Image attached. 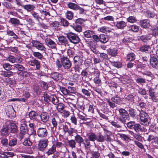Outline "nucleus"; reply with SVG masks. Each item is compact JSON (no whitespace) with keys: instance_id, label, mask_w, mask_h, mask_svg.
<instances>
[{"instance_id":"obj_31","label":"nucleus","mask_w":158,"mask_h":158,"mask_svg":"<svg viewBox=\"0 0 158 158\" xmlns=\"http://www.w3.org/2000/svg\"><path fill=\"white\" fill-rule=\"evenodd\" d=\"M23 8L27 10L28 12H30L35 9V6L32 4H28L26 5H23L22 6Z\"/></svg>"},{"instance_id":"obj_60","label":"nucleus","mask_w":158,"mask_h":158,"mask_svg":"<svg viewBox=\"0 0 158 158\" xmlns=\"http://www.w3.org/2000/svg\"><path fill=\"white\" fill-rule=\"evenodd\" d=\"M2 4L3 6L8 9H12L13 8H15L14 7H13L11 3L6 2H3Z\"/></svg>"},{"instance_id":"obj_58","label":"nucleus","mask_w":158,"mask_h":158,"mask_svg":"<svg viewBox=\"0 0 158 158\" xmlns=\"http://www.w3.org/2000/svg\"><path fill=\"white\" fill-rule=\"evenodd\" d=\"M91 69L94 70V72H89V73L91 74H93L96 77H99L100 76V72L97 69H95L94 68H91Z\"/></svg>"},{"instance_id":"obj_12","label":"nucleus","mask_w":158,"mask_h":158,"mask_svg":"<svg viewBox=\"0 0 158 158\" xmlns=\"http://www.w3.org/2000/svg\"><path fill=\"white\" fill-rule=\"evenodd\" d=\"M28 64L29 65L32 66H35L37 70H40L41 67L40 63L38 60L36 59L30 60L28 62Z\"/></svg>"},{"instance_id":"obj_4","label":"nucleus","mask_w":158,"mask_h":158,"mask_svg":"<svg viewBox=\"0 0 158 158\" xmlns=\"http://www.w3.org/2000/svg\"><path fill=\"white\" fill-rule=\"evenodd\" d=\"M83 53L81 52V56H76L73 58L74 63L75 64L74 69L75 70H79L80 66L81 65L83 61L82 58L83 56Z\"/></svg>"},{"instance_id":"obj_23","label":"nucleus","mask_w":158,"mask_h":158,"mask_svg":"<svg viewBox=\"0 0 158 158\" xmlns=\"http://www.w3.org/2000/svg\"><path fill=\"white\" fill-rule=\"evenodd\" d=\"M149 142L152 141L151 143L155 144H158V137L154 136L152 135H149L147 139Z\"/></svg>"},{"instance_id":"obj_41","label":"nucleus","mask_w":158,"mask_h":158,"mask_svg":"<svg viewBox=\"0 0 158 158\" xmlns=\"http://www.w3.org/2000/svg\"><path fill=\"white\" fill-rule=\"evenodd\" d=\"M135 58V55L133 53H130L127 56V60L130 61L134 60Z\"/></svg>"},{"instance_id":"obj_56","label":"nucleus","mask_w":158,"mask_h":158,"mask_svg":"<svg viewBox=\"0 0 158 158\" xmlns=\"http://www.w3.org/2000/svg\"><path fill=\"white\" fill-rule=\"evenodd\" d=\"M135 122L134 121H130L127 124V128L133 130Z\"/></svg>"},{"instance_id":"obj_27","label":"nucleus","mask_w":158,"mask_h":158,"mask_svg":"<svg viewBox=\"0 0 158 158\" xmlns=\"http://www.w3.org/2000/svg\"><path fill=\"white\" fill-rule=\"evenodd\" d=\"M127 26L126 23L123 21H118L116 22V27L119 29H123Z\"/></svg>"},{"instance_id":"obj_50","label":"nucleus","mask_w":158,"mask_h":158,"mask_svg":"<svg viewBox=\"0 0 158 158\" xmlns=\"http://www.w3.org/2000/svg\"><path fill=\"white\" fill-rule=\"evenodd\" d=\"M7 34L8 35L13 36L12 38L15 40H17L19 39L18 36L14 33V32L11 30H8L7 31Z\"/></svg>"},{"instance_id":"obj_54","label":"nucleus","mask_w":158,"mask_h":158,"mask_svg":"<svg viewBox=\"0 0 158 158\" xmlns=\"http://www.w3.org/2000/svg\"><path fill=\"white\" fill-rule=\"evenodd\" d=\"M66 16L67 19L71 20L73 17V13L71 11L68 10L65 14Z\"/></svg>"},{"instance_id":"obj_20","label":"nucleus","mask_w":158,"mask_h":158,"mask_svg":"<svg viewBox=\"0 0 158 158\" xmlns=\"http://www.w3.org/2000/svg\"><path fill=\"white\" fill-rule=\"evenodd\" d=\"M58 40L60 43L62 45L69 46V42L66 37L64 36H60L58 37Z\"/></svg>"},{"instance_id":"obj_9","label":"nucleus","mask_w":158,"mask_h":158,"mask_svg":"<svg viewBox=\"0 0 158 158\" xmlns=\"http://www.w3.org/2000/svg\"><path fill=\"white\" fill-rule=\"evenodd\" d=\"M37 134L39 137L45 138L48 136V132L46 128L40 127L37 129Z\"/></svg>"},{"instance_id":"obj_44","label":"nucleus","mask_w":158,"mask_h":158,"mask_svg":"<svg viewBox=\"0 0 158 158\" xmlns=\"http://www.w3.org/2000/svg\"><path fill=\"white\" fill-rule=\"evenodd\" d=\"M64 105L62 103L57 104L56 109L58 112L62 113L64 109Z\"/></svg>"},{"instance_id":"obj_40","label":"nucleus","mask_w":158,"mask_h":158,"mask_svg":"<svg viewBox=\"0 0 158 158\" xmlns=\"http://www.w3.org/2000/svg\"><path fill=\"white\" fill-rule=\"evenodd\" d=\"M97 135L93 132L90 133L88 135V138L91 141L94 142L96 140Z\"/></svg>"},{"instance_id":"obj_59","label":"nucleus","mask_w":158,"mask_h":158,"mask_svg":"<svg viewBox=\"0 0 158 158\" xmlns=\"http://www.w3.org/2000/svg\"><path fill=\"white\" fill-rule=\"evenodd\" d=\"M1 142L3 146L7 147L8 145H9L8 140L6 138H2L1 139Z\"/></svg>"},{"instance_id":"obj_46","label":"nucleus","mask_w":158,"mask_h":158,"mask_svg":"<svg viewBox=\"0 0 158 158\" xmlns=\"http://www.w3.org/2000/svg\"><path fill=\"white\" fill-rule=\"evenodd\" d=\"M67 6L70 9L76 10L78 5L75 3L70 2L68 3Z\"/></svg>"},{"instance_id":"obj_63","label":"nucleus","mask_w":158,"mask_h":158,"mask_svg":"<svg viewBox=\"0 0 158 158\" xmlns=\"http://www.w3.org/2000/svg\"><path fill=\"white\" fill-rule=\"evenodd\" d=\"M23 144L25 146H30L32 145V143L30 139H28L27 138H26L25 139Z\"/></svg>"},{"instance_id":"obj_52","label":"nucleus","mask_w":158,"mask_h":158,"mask_svg":"<svg viewBox=\"0 0 158 158\" xmlns=\"http://www.w3.org/2000/svg\"><path fill=\"white\" fill-rule=\"evenodd\" d=\"M70 120L71 123L75 125H76L77 123V118L74 115H72L70 116Z\"/></svg>"},{"instance_id":"obj_45","label":"nucleus","mask_w":158,"mask_h":158,"mask_svg":"<svg viewBox=\"0 0 158 158\" xmlns=\"http://www.w3.org/2000/svg\"><path fill=\"white\" fill-rule=\"evenodd\" d=\"M100 31L103 33H110L111 32V29L108 27L103 26L100 28Z\"/></svg>"},{"instance_id":"obj_57","label":"nucleus","mask_w":158,"mask_h":158,"mask_svg":"<svg viewBox=\"0 0 158 158\" xmlns=\"http://www.w3.org/2000/svg\"><path fill=\"white\" fill-rule=\"evenodd\" d=\"M44 101L47 102H50L51 95H49L47 93L44 92Z\"/></svg>"},{"instance_id":"obj_53","label":"nucleus","mask_w":158,"mask_h":158,"mask_svg":"<svg viewBox=\"0 0 158 158\" xmlns=\"http://www.w3.org/2000/svg\"><path fill=\"white\" fill-rule=\"evenodd\" d=\"M96 139L98 142H103L105 140L104 136L101 133L98 134V135L96 136Z\"/></svg>"},{"instance_id":"obj_61","label":"nucleus","mask_w":158,"mask_h":158,"mask_svg":"<svg viewBox=\"0 0 158 158\" xmlns=\"http://www.w3.org/2000/svg\"><path fill=\"white\" fill-rule=\"evenodd\" d=\"M33 55L35 57L41 59L43 57L41 53L38 52H33Z\"/></svg>"},{"instance_id":"obj_49","label":"nucleus","mask_w":158,"mask_h":158,"mask_svg":"<svg viewBox=\"0 0 158 158\" xmlns=\"http://www.w3.org/2000/svg\"><path fill=\"white\" fill-rule=\"evenodd\" d=\"M6 60L9 61L10 62L14 63L16 62V58L15 56L12 55H9L6 57Z\"/></svg>"},{"instance_id":"obj_22","label":"nucleus","mask_w":158,"mask_h":158,"mask_svg":"<svg viewBox=\"0 0 158 158\" xmlns=\"http://www.w3.org/2000/svg\"><path fill=\"white\" fill-rule=\"evenodd\" d=\"M38 137L36 131L33 130L31 134L29 136V139L34 143H36L38 140Z\"/></svg>"},{"instance_id":"obj_35","label":"nucleus","mask_w":158,"mask_h":158,"mask_svg":"<svg viewBox=\"0 0 158 158\" xmlns=\"http://www.w3.org/2000/svg\"><path fill=\"white\" fill-rule=\"evenodd\" d=\"M17 139L15 137L11 138L9 139V146L11 147L14 146L17 144Z\"/></svg>"},{"instance_id":"obj_33","label":"nucleus","mask_w":158,"mask_h":158,"mask_svg":"<svg viewBox=\"0 0 158 158\" xmlns=\"http://www.w3.org/2000/svg\"><path fill=\"white\" fill-rule=\"evenodd\" d=\"M59 121V117L57 115H55L54 117H52V123L53 126V127L56 128L58 125V122Z\"/></svg>"},{"instance_id":"obj_43","label":"nucleus","mask_w":158,"mask_h":158,"mask_svg":"<svg viewBox=\"0 0 158 158\" xmlns=\"http://www.w3.org/2000/svg\"><path fill=\"white\" fill-rule=\"evenodd\" d=\"M151 47L149 45H145L140 48V50L142 52H146L150 50Z\"/></svg>"},{"instance_id":"obj_15","label":"nucleus","mask_w":158,"mask_h":158,"mask_svg":"<svg viewBox=\"0 0 158 158\" xmlns=\"http://www.w3.org/2000/svg\"><path fill=\"white\" fill-rule=\"evenodd\" d=\"M149 95L154 102H156L158 101V99L156 95V93L154 91V89L152 87L149 88Z\"/></svg>"},{"instance_id":"obj_10","label":"nucleus","mask_w":158,"mask_h":158,"mask_svg":"<svg viewBox=\"0 0 158 158\" xmlns=\"http://www.w3.org/2000/svg\"><path fill=\"white\" fill-rule=\"evenodd\" d=\"M49 143L48 139L46 138L40 140L38 143V149L40 151H44L47 147Z\"/></svg>"},{"instance_id":"obj_34","label":"nucleus","mask_w":158,"mask_h":158,"mask_svg":"<svg viewBox=\"0 0 158 158\" xmlns=\"http://www.w3.org/2000/svg\"><path fill=\"white\" fill-rule=\"evenodd\" d=\"M84 36L87 38H91L92 37L93 35L95 34L94 31L87 30L83 32Z\"/></svg>"},{"instance_id":"obj_6","label":"nucleus","mask_w":158,"mask_h":158,"mask_svg":"<svg viewBox=\"0 0 158 158\" xmlns=\"http://www.w3.org/2000/svg\"><path fill=\"white\" fill-rule=\"evenodd\" d=\"M67 37L70 42L74 44L79 43L80 39L77 35L72 32H70L66 34Z\"/></svg>"},{"instance_id":"obj_64","label":"nucleus","mask_w":158,"mask_h":158,"mask_svg":"<svg viewBox=\"0 0 158 158\" xmlns=\"http://www.w3.org/2000/svg\"><path fill=\"white\" fill-rule=\"evenodd\" d=\"M131 28V30L133 31L137 32L139 31V27L136 25H133L130 27Z\"/></svg>"},{"instance_id":"obj_30","label":"nucleus","mask_w":158,"mask_h":158,"mask_svg":"<svg viewBox=\"0 0 158 158\" xmlns=\"http://www.w3.org/2000/svg\"><path fill=\"white\" fill-rule=\"evenodd\" d=\"M75 140L77 143L81 146L83 142L84 139L80 135L77 134L75 136Z\"/></svg>"},{"instance_id":"obj_7","label":"nucleus","mask_w":158,"mask_h":158,"mask_svg":"<svg viewBox=\"0 0 158 158\" xmlns=\"http://www.w3.org/2000/svg\"><path fill=\"white\" fill-rule=\"evenodd\" d=\"M85 40L88 46L94 53L97 54L99 52L96 49L97 44L96 42L93 40H88L85 39Z\"/></svg>"},{"instance_id":"obj_1","label":"nucleus","mask_w":158,"mask_h":158,"mask_svg":"<svg viewBox=\"0 0 158 158\" xmlns=\"http://www.w3.org/2000/svg\"><path fill=\"white\" fill-rule=\"evenodd\" d=\"M18 131L17 127L15 123H10L7 125L3 126L0 130L2 136H7L11 133H15Z\"/></svg>"},{"instance_id":"obj_29","label":"nucleus","mask_w":158,"mask_h":158,"mask_svg":"<svg viewBox=\"0 0 158 158\" xmlns=\"http://www.w3.org/2000/svg\"><path fill=\"white\" fill-rule=\"evenodd\" d=\"M9 22L14 26H18L20 25V22L19 19L16 18H10Z\"/></svg>"},{"instance_id":"obj_42","label":"nucleus","mask_w":158,"mask_h":158,"mask_svg":"<svg viewBox=\"0 0 158 158\" xmlns=\"http://www.w3.org/2000/svg\"><path fill=\"white\" fill-rule=\"evenodd\" d=\"M50 102L54 105L57 104L59 102V100L55 95L54 94L51 95Z\"/></svg>"},{"instance_id":"obj_5","label":"nucleus","mask_w":158,"mask_h":158,"mask_svg":"<svg viewBox=\"0 0 158 158\" xmlns=\"http://www.w3.org/2000/svg\"><path fill=\"white\" fill-rule=\"evenodd\" d=\"M28 128L26 124L24 123L21 124L20 129V132L19 134V139L21 140L27 135Z\"/></svg>"},{"instance_id":"obj_21","label":"nucleus","mask_w":158,"mask_h":158,"mask_svg":"<svg viewBox=\"0 0 158 158\" xmlns=\"http://www.w3.org/2000/svg\"><path fill=\"white\" fill-rule=\"evenodd\" d=\"M150 34L142 35L139 36V40L143 42L147 43L151 39Z\"/></svg>"},{"instance_id":"obj_14","label":"nucleus","mask_w":158,"mask_h":158,"mask_svg":"<svg viewBox=\"0 0 158 158\" xmlns=\"http://www.w3.org/2000/svg\"><path fill=\"white\" fill-rule=\"evenodd\" d=\"M46 44L50 48L53 49L56 48V44L55 42L49 38H46L45 40Z\"/></svg>"},{"instance_id":"obj_36","label":"nucleus","mask_w":158,"mask_h":158,"mask_svg":"<svg viewBox=\"0 0 158 158\" xmlns=\"http://www.w3.org/2000/svg\"><path fill=\"white\" fill-rule=\"evenodd\" d=\"M90 140L88 138H86L84 140L83 144L86 149H89L91 147Z\"/></svg>"},{"instance_id":"obj_39","label":"nucleus","mask_w":158,"mask_h":158,"mask_svg":"<svg viewBox=\"0 0 158 158\" xmlns=\"http://www.w3.org/2000/svg\"><path fill=\"white\" fill-rule=\"evenodd\" d=\"M107 52L109 55L113 57L116 56L117 54V50L114 48L108 49Z\"/></svg>"},{"instance_id":"obj_32","label":"nucleus","mask_w":158,"mask_h":158,"mask_svg":"<svg viewBox=\"0 0 158 158\" xmlns=\"http://www.w3.org/2000/svg\"><path fill=\"white\" fill-rule=\"evenodd\" d=\"M120 138L125 141L126 143H128L130 142L131 140V139L129 136L128 135H127L123 134L120 133L118 134Z\"/></svg>"},{"instance_id":"obj_28","label":"nucleus","mask_w":158,"mask_h":158,"mask_svg":"<svg viewBox=\"0 0 158 158\" xmlns=\"http://www.w3.org/2000/svg\"><path fill=\"white\" fill-rule=\"evenodd\" d=\"M133 130H134L136 132H138L144 131L145 128L143 127L142 126L139 124L135 123Z\"/></svg>"},{"instance_id":"obj_38","label":"nucleus","mask_w":158,"mask_h":158,"mask_svg":"<svg viewBox=\"0 0 158 158\" xmlns=\"http://www.w3.org/2000/svg\"><path fill=\"white\" fill-rule=\"evenodd\" d=\"M77 115L78 118L83 121H86L88 119L87 118H85L84 115L85 114L83 113V112H77Z\"/></svg>"},{"instance_id":"obj_13","label":"nucleus","mask_w":158,"mask_h":158,"mask_svg":"<svg viewBox=\"0 0 158 158\" xmlns=\"http://www.w3.org/2000/svg\"><path fill=\"white\" fill-rule=\"evenodd\" d=\"M128 111L129 114L134 119H136L138 117L139 113L131 107H129Z\"/></svg>"},{"instance_id":"obj_16","label":"nucleus","mask_w":158,"mask_h":158,"mask_svg":"<svg viewBox=\"0 0 158 158\" xmlns=\"http://www.w3.org/2000/svg\"><path fill=\"white\" fill-rule=\"evenodd\" d=\"M150 64L152 66L156 69L158 67V60L157 59L153 56H151L150 57Z\"/></svg>"},{"instance_id":"obj_62","label":"nucleus","mask_w":158,"mask_h":158,"mask_svg":"<svg viewBox=\"0 0 158 158\" xmlns=\"http://www.w3.org/2000/svg\"><path fill=\"white\" fill-rule=\"evenodd\" d=\"M111 100L112 102L118 104H119L121 102L120 98L117 97H112L111 98Z\"/></svg>"},{"instance_id":"obj_3","label":"nucleus","mask_w":158,"mask_h":158,"mask_svg":"<svg viewBox=\"0 0 158 158\" xmlns=\"http://www.w3.org/2000/svg\"><path fill=\"white\" fill-rule=\"evenodd\" d=\"M120 116L118 120L123 124L126 122V120H128L129 114L127 111L123 108H120L118 110Z\"/></svg>"},{"instance_id":"obj_24","label":"nucleus","mask_w":158,"mask_h":158,"mask_svg":"<svg viewBox=\"0 0 158 158\" xmlns=\"http://www.w3.org/2000/svg\"><path fill=\"white\" fill-rule=\"evenodd\" d=\"M109 38L107 35L101 34L99 35V42L105 44L109 40Z\"/></svg>"},{"instance_id":"obj_48","label":"nucleus","mask_w":158,"mask_h":158,"mask_svg":"<svg viewBox=\"0 0 158 158\" xmlns=\"http://www.w3.org/2000/svg\"><path fill=\"white\" fill-rule=\"evenodd\" d=\"M3 68L6 71H10L12 69V66L9 63H4L2 65Z\"/></svg>"},{"instance_id":"obj_2","label":"nucleus","mask_w":158,"mask_h":158,"mask_svg":"<svg viewBox=\"0 0 158 158\" xmlns=\"http://www.w3.org/2000/svg\"><path fill=\"white\" fill-rule=\"evenodd\" d=\"M141 124L143 125H149L150 118L148 114L143 110L140 112L139 114Z\"/></svg>"},{"instance_id":"obj_37","label":"nucleus","mask_w":158,"mask_h":158,"mask_svg":"<svg viewBox=\"0 0 158 158\" xmlns=\"http://www.w3.org/2000/svg\"><path fill=\"white\" fill-rule=\"evenodd\" d=\"M56 151V146L53 144L52 147L49 148L48 151L46 152V154L48 156H49L54 153Z\"/></svg>"},{"instance_id":"obj_25","label":"nucleus","mask_w":158,"mask_h":158,"mask_svg":"<svg viewBox=\"0 0 158 158\" xmlns=\"http://www.w3.org/2000/svg\"><path fill=\"white\" fill-rule=\"evenodd\" d=\"M51 77L56 81H60L62 79L61 74L57 72L52 73L51 74Z\"/></svg>"},{"instance_id":"obj_19","label":"nucleus","mask_w":158,"mask_h":158,"mask_svg":"<svg viewBox=\"0 0 158 158\" xmlns=\"http://www.w3.org/2000/svg\"><path fill=\"white\" fill-rule=\"evenodd\" d=\"M33 45L39 50L42 51H44L45 48L43 44L37 40L34 41L32 42Z\"/></svg>"},{"instance_id":"obj_47","label":"nucleus","mask_w":158,"mask_h":158,"mask_svg":"<svg viewBox=\"0 0 158 158\" xmlns=\"http://www.w3.org/2000/svg\"><path fill=\"white\" fill-rule=\"evenodd\" d=\"M67 143L69 147L72 149H73L76 148V142L75 140L71 139L69 140L68 141Z\"/></svg>"},{"instance_id":"obj_8","label":"nucleus","mask_w":158,"mask_h":158,"mask_svg":"<svg viewBox=\"0 0 158 158\" xmlns=\"http://www.w3.org/2000/svg\"><path fill=\"white\" fill-rule=\"evenodd\" d=\"M60 61L62 67L64 69H68L70 68L72 63L67 57L63 56L61 58Z\"/></svg>"},{"instance_id":"obj_18","label":"nucleus","mask_w":158,"mask_h":158,"mask_svg":"<svg viewBox=\"0 0 158 158\" xmlns=\"http://www.w3.org/2000/svg\"><path fill=\"white\" fill-rule=\"evenodd\" d=\"M40 117L41 121L43 123H46L48 121L49 116L47 112H44L41 113Z\"/></svg>"},{"instance_id":"obj_26","label":"nucleus","mask_w":158,"mask_h":158,"mask_svg":"<svg viewBox=\"0 0 158 158\" xmlns=\"http://www.w3.org/2000/svg\"><path fill=\"white\" fill-rule=\"evenodd\" d=\"M28 115L31 120L33 121H37L38 114L36 112L34 111H31L29 112Z\"/></svg>"},{"instance_id":"obj_55","label":"nucleus","mask_w":158,"mask_h":158,"mask_svg":"<svg viewBox=\"0 0 158 158\" xmlns=\"http://www.w3.org/2000/svg\"><path fill=\"white\" fill-rule=\"evenodd\" d=\"M53 29L56 31H58L60 29L59 27V22L57 21L53 22L52 23Z\"/></svg>"},{"instance_id":"obj_17","label":"nucleus","mask_w":158,"mask_h":158,"mask_svg":"<svg viewBox=\"0 0 158 158\" xmlns=\"http://www.w3.org/2000/svg\"><path fill=\"white\" fill-rule=\"evenodd\" d=\"M139 23L140 26L143 28H149L150 26H151L150 21L147 19L141 20Z\"/></svg>"},{"instance_id":"obj_51","label":"nucleus","mask_w":158,"mask_h":158,"mask_svg":"<svg viewBox=\"0 0 158 158\" xmlns=\"http://www.w3.org/2000/svg\"><path fill=\"white\" fill-rule=\"evenodd\" d=\"M14 66L19 71H23L25 69L23 66L19 64H15Z\"/></svg>"},{"instance_id":"obj_11","label":"nucleus","mask_w":158,"mask_h":158,"mask_svg":"<svg viewBox=\"0 0 158 158\" xmlns=\"http://www.w3.org/2000/svg\"><path fill=\"white\" fill-rule=\"evenodd\" d=\"M6 109V115L8 117L11 118L15 117L16 113L12 106H7Z\"/></svg>"}]
</instances>
